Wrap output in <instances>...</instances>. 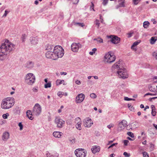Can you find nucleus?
Returning <instances> with one entry per match:
<instances>
[{
  "mask_svg": "<svg viewBox=\"0 0 157 157\" xmlns=\"http://www.w3.org/2000/svg\"><path fill=\"white\" fill-rule=\"evenodd\" d=\"M92 51L90 52L89 54L91 55H93L94 53H95V51L97 50V49L96 48H94L92 49Z\"/></svg>",
  "mask_w": 157,
  "mask_h": 157,
  "instance_id": "34",
  "label": "nucleus"
},
{
  "mask_svg": "<svg viewBox=\"0 0 157 157\" xmlns=\"http://www.w3.org/2000/svg\"><path fill=\"white\" fill-rule=\"evenodd\" d=\"M85 96L83 94H78L76 97L75 102L77 103H81L85 98Z\"/></svg>",
  "mask_w": 157,
  "mask_h": 157,
  "instance_id": "14",
  "label": "nucleus"
},
{
  "mask_svg": "<svg viewBox=\"0 0 157 157\" xmlns=\"http://www.w3.org/2000/svg\"><path fill=\"white\" fill-rule=\"evenodd\" d=\"M153 79L154 80H156L155 81H154L155 82H157V76H155L153 78Z\"/></svg>",
  "mask_w": 157,
  "mask_h": 157,
  "instance_id": "61",
  "label": "nucleus"
},
{
  "mask_svg": "<svg viewBox=\"0 0 157 157\" xmlns=\"http://www.w3.org/2000/svg\"><path fill=\"white\" fill-rule=\"evenodd\" d=\"M109 0H104L102 4L104 6L106 5L108 3Z\"/></svg>",
  "mask_w": 157,
  "mask_h": 157,
  "instance_id": "52",
  "label": "nucleus"
},
{
  "mask_svg": "<svg viewBox=\"0 0 157 157\" xmlns=\"http://www.w3.org/2000/svg\"><path fill=\"white\" fill-rule=\"evenodd\" d=\"M94 40H96L98 42H99V43H102L103 42V40L100 38H98L97 39L95 38Z\"/></svg>",
  "mask_w": 157,
  "mask_h": 157,
  "instance_id": "33",
  "label": "nucleus"
},
{
  "mask_svg": "<svg viewBox=\"0 0 157 157\" xmlns=\"http://www.w3.org/2000/svg\"><path fill=\"white\" fill-rule=\"evenodd\" d=\"M57 95L61 97V96L62 95V93L61 92H59L57 93Z\"/></svg>",
  "mask_w": 157,
  "mask_h": 157,
  "instance_id": "63",
  "label": "nucleus"
},
{
  "mask_svg": "<svg viewBox=\"0 0 157 157\" xmlns=\"http://www.w3.org/2000/svg\"><path fill=\"white\" fill-rule=\"evenodd\" d=\"M46 56L48 58H51L56 60L55 58L54 51H48L46 53Z\"/></svg>",
  "mask_w": 157,
  "mask_h": 157,
  "instance_id": "18",
  "label": "nucleus"
},
{
  "mask_svg": "<svg viewBox=\"0 0 157 157\" xmlns=\"http://www.w3.org/2000/svg\"><path fill=\"white\" fill-rule=\"evenodd\" d=\"M10 138V134L9 132H6L3 133L2 139L4 142H6Z\"/></svg>",
  "mask_w": 157,
  "mask_h": 157,
  "instance_id": "17",
  "label": "nucleus"
},
{
  "mask_svg": "<svg viewBox=\"0 0 157 157\" xmlns=\"http://www.w3.org/2000/svg\"><path fill=\"white\" fill-rule=\"evenodd\" d=\"M72 1L74 4H77L79 2V0H72Z\"/></svg>",
  "mask_w": 157,
  "mask_h": 157,
  "instance_id": "54",
  "label": "nucleus"
},
{
  "mask_svg": "<svg viewBox=\"0 0 157 157\" xmlns=\"http://www.w3.org/2000/svg\"><path fill=\"white\" fill-rule=\"evenodd\" d=\"M75 83L79 85L81 84V82L80 81L77 80L75 81Z\"/></svg>",
  "mask_w": 157,
  "mask_h": 157,
  "instance_id": "60",
  "label": "nucleus"
},
{
  "mask_svg": "<svg viewBox=\"0 0 157 157\" xmlns=\"http://www.w3.org/2000/svg\"><path fill=\"white\" fill-rule=\"evenodd\" d=\"M129 141L128 140H124V145L125 146H127L128 145V143Z\"/></svg>",
  "mask_w": 157,
  "mask_h": 157,
  "instance_id": "55",
  "label": "nucleus"
},
{
  "mask_svg": "<svg viewBox=\"0 0 157 157\" xmlns=\"http://www.w3.org/2000/svg\"><path fill=\"white\" fill-rule=\"evenodd\" d=\"M55 58L57 59L59 58H61L63 56L64 50L60 46H56L53 49Z\"/></svg>",
  "mask_w": 157,
  "mask_h": 157,
  "instance_id": "4",
  "label": "nucleus"
},
{
  "mask_svg": "<svg viewBox=\"0 0 157 157\" xmlns=\"http://www.w3.org/2000/svg\"><path fill=\"white\" fill-rule=\"evenodd\" d=\"M124 99L125 100H126V101H130V100L135 101V99L129 98H128V97H125L124 98Z\"/></svg>",
  "mask_w": 157,
  "mask_h": 157,
  "instance_id": "40",
  "label": "nucleus"
},
{
  "mask_svg": "<svg viewBox=\"0 0 157 157\" xmlns=\"http://www.w3.org/2000/svg\"><path fill=\"white\" fill-rule=\"evenodd\" d=\"M132 2L134 5H136L140 2V0H132Z\"/></svg>",
  "mask_w": 157,
  "mask_h": 157,
  "instance_id": "43",
  "label": "nucleus"
},
{
  "mask_svg": "<svg viewBox=\"0 0 157 157\" xmlns=\"http://www.w3.org/2000/svg\"><path fill=\"white\" fill-rule=\"evenodd\" d=\"M151 109L152 110H155V107L154 105H152L151 106Z\"/></svg>",
  "mask_w": 157,
  "mask_h": 157,
  "instance_id": "58",
  "label": "nucleus"
},
{
  "mask_svg": "<svg viewBox=\"0 0 157 157\" xmlns=\"http://www.w3.org/2000/svg\"><path fill=\"white\" fill-rule=\"evenodd\" d=\"M18 126L20 127V129L21 130L23 128V125L22 124L21 122H20L18 124Z\"/></svg>",
  "mask_w": 157,
  "mask_h": 157,
  "instance_id": "47",
  "label": "nucleus"
},
{
  "mask_svg": "<svg viewBox=\"0 0 157 157\" xmlns=\"http://www.w3.org/2000/svg\"><path fill=\"white\" fill-rule=\"evenodd\" d=\"M90 96L91 98H96L97 97V96L96 95L94 94V93H91L90 94Z\"/></svg>",
  "mask_w": 157,
  "mask_h": 157,
  "instance_id": "42",
  "label": "nucleus"
},
{
  "mask_svg": "<svg viewBox=\"0 0 157 157\" xmlns=\"http://www.w3.org/2000/svg\"><path fill=\"white\" fill-rule=\"evenodd\" d=\"M140 42V40H138L137 41H135L134 42L132 45L131 46V48L134 51H136V49L135 48V46L138 45Z\"/></svg>",
  "mask_w": 157,
  "mask_h": 157,
  "instance_id": "24",
  "label": "nucleus"
},
{
  "mask_svg": "<svg viewBox=\"0 0 157 157\" xmlns=\"http://www.w3.org/2000/svg\"><path fill=\"white\" fill-rule=\"evenodd\" d=\"M15 48V45L8 40H6L2 44L0 47V60L3 61L5 60L6 56L11 51L14 50Z\"/></svg>",
  "mask_w": 157,
  "mask_h": 157,
  "instance_id": "1",
  "label": "nucleus"
},
{
  "mask_svg": "<svg viewBox=\"0 0 157 157\" xmlns=\"http://www.w3.org/2000/svg\"><path fill=\"white\" fill-rule=\"evenodd\" d=\"M114 126V125L113 124H110L109 125L107 126V127L109 128V129H110V128H111V127H112L113 126Z\"/></svg>",
  "mask_w": 157,
  "mask_h": 157,
  "instance_id": "57",
  "label": "nucleus"
},
{
  "mask_svg": "<svg viewBox=\"0 0 157 157\" xmlns=\"http://www.w3.org/2000/svg\"><path fill=\"white\" fill-rule=\"evenodd\" d=\"M100 19L101 20V23H103V20L102 18V17L101 15H100Z\"/></svg>",
  "mask_w": 157,
  "mask_h": 157,
  "instance_id": "59",
  "label": "nucleus"
},
{
  "mask_svg": "<svg viewBox=\"0 0 157 157\" xmlns=\"http://www.w3.org/2000/svg\"><path fill=\"white\" fill-rule=\"evenodd\" d=\"M156 112L155 110H151V114L153 116H155L156 115Z\"/></svg>",
  "mask_w": 157,
  "mask_h": 157,
  "instance_id": "53",
  "label": "nucleus"
},
{
  "mask_svg": "<svg viewBox=\"0 0 157 157\" xmlns=\"http://www.w3.org/2000/svg\"><path fill=\"white\" fill-rule=\"evenodd\" d=\"M9 116V114L8 113L4 114L2 115V117L4 119H6L7 118V117Z\"/></svg>",
  "mask_w": 157,
  "mask_h": 157,
  "instance_id": "39",
  "label": "nucleus"
},
{
  "mask_svg": "<svg viewBox=\"0 0 157 157\" xmlns=\"http://www.w3.org/2000/svg\"><path fill=\"white\" fill-rule=\"evenodd\" d=\"M53 136L56 138H60L63 135V133L60 132H54L52 134Z\"/></svg>",
  "mask_w": 157,
  "mask_h": 157,
  "instance_id": "20",
  "label": "nucleus"
},
{
  "mask_svg": "<svg viewBox=\"0 0 157 157\" xmlns=\"http://www.w3.org/2000/svg\"><path fill=\"white\" fill-rule=\"evenodd\" d=\"M91 151L94 154L98 152L100 150V147L99 146H94L91 148Z\"/></svg>",
  "mask_w": 157,
  "mask_h": 157,
  "instance_id": "21",
  "label": "nucleus"
},
{
  "mask_svg": "<svg viewBox=\"0 0 157 157\" xmlns=\"http://www.w3.org/2000/svg\"><path fill=\"white\" fill-rule=\"evenodd\" d=\"M82 45L80 44L73 43L71 46V48L72 51L74 52H77L79 48H81Z\"/></svg>",
  "mask_w": 157,
  "mask_h": 157,
  "instance_id": "10",
  "label": "nucleus"
},
{
  "mask_svg": "<svg viewBox=\"0 0 157 157\" xmlns=\"http://www.w3.org/2000/svg\"><path fill=\"white\" fill-rule=\"evenodd\" d=\"M126 128L127 130H129L130 129H132V128L131 127V126L130 125H127Z\"/></svg>",
  "mask_w": 157,
  "mask_h": 157,
  "instance_id": "56",
  "label": "nucleus"
},
{
  "mask_svg": "<svg viewBox=\"0 0 157 157\" xmlns=\"http://www.w3.org/2000/svg\"><path fill=\"white\" fill-rule=\"evenodd\" d=\"M69 141L70 142L71 144H74L75 142V138H73L72 139H70Z\"/></svg>",
  "mask_w": 157,
  "mask_h": 157,
  "instance_id": "45",
  "label": "nucleus"
},
{
  "mask_svg": "<svg viewBox=\"0 0 157 157\" xmlns=\"http://www.w3.org/2000/svg\"><path fill=\"white\" fill-rule=\"evenodd\" d=\"M29 40L32 44L34 45H36L38 43V38L37 36L36 37H31Z\"/></svg>",
  "mask_w": 157,
  "mask_h": 157,
  "instance_id": "19",
  "label": "nucleus"
},
{
  "mask_svg": "<svg viewBox=\"0 0 157 157\" xmlns=\"http://www.w3.org/2000/svg\"><path fill=\"white\" fill-rule=\"evenodd\" d=\"M83 122L84 126L87 128L90 127L93 124V122L91 118L89 117L86 118L84 120Z\"/></svg>",
  "mask_w": 157,
  "mask_h": 157,
  "instance_id": "13",
  "label": "nucleus"
},
{
  "mask_svg": "<svg viewBox=\"0 0 157 157\" xmlns=\"http://www.w3.org/2000/svg\"><path fill=\"white\" fill-rule=\"evenodd\" d=\"M94 23L97 26L98 28L100 26V23H99V21L98 20L96 19L94 22Z\"/></svg>",
  "mask_w": 157,
  "mask_h": 157,
  "instance_id": "32",
  "label": "nucleus"
},
{
  "mask_svg": "<svg viewBox=\"0 0 157 157\" xmlns=\"http://www.w3.org/2000/svg\"><path fill=\"white\" fill-rule=\"evenodd\" d=\"M128 107L129 109H131V111L133 110L134 109L133 106H131V104H128Z\"/></svg>",
  "mask_w": 157,
  "mask_h": 157,
  "instance_id": "46",
  "label": "nucleus"
},
{
  "mask_svg": "<svg viewBox=\"0 0 157 157\" xmlns=\"http://www.w3.org/2000/svg\"><path fill=\"white\" fill-rule=\"evenodd\" d=\"M51 86V82H49L48 83H47L45 84L44 85V88H50Z\"/></svg>",
  "mask_w": 157,
  "mask_h": 157,
  "instance_id": "28",
  "label": "nucleus"
},
{
  "mask_svg": "<svg viewBox=\"0 0 157 157\" xmlns=\"http://www.w3.org/2000/svg\"><path fill=\"white\" fill-rule=\"evenodd\" d=\"M149 89L150 91L151 92H155L156 91L155 88H152V86H150L149 87Z\"/></svg>",
  "mask_w": 157,
  "mask_h": 157,
  "instance_id": "37",
  "label": "nucleus"
},
{
  "mask_svg": "<svg viewBox=\"0 0 157 157\" xmlns=\"http://www.w3.org/2000/svg\"><path fill=\"white\" fill-rule=\"evenodd\" d=\"M60 73L61 75H66L67 74V73L66 72H61Z\"/></svg>",
  "mask_w": 157,
  "mask_h": 157,
  "instance_id": "62",
  "label": "nucleus"
},
{
  "mask_svg": "<svg viewBox=\"0 0 157 157\" xmlns=\"http://www.w3.org/2000/svg\"><path fill=\"white\" fill-rule=\"evenodd\" d=\"M26 36L25 34L22 35L21 38L23 42H24L25 41V39L26 38Z\"/></svg>",
  "mask_w": 157,
  "mask_h": 157,
  "instance_id": "41",
  "label": "nucleus"
},
{
  "mask_svg": "<svg viewBox=\"0 0 157 157\" xmlns=\"http://www.w3.org/2000/svg\"><path fill=\"white\" fill-rule=\"evenodd\" d=\"M152 56L157 60V51H155L152 54Z\"/></svg>",
  "mask_w": 157,
  "mask_h": 157,
  "instance_id": "30",
  "label": "nucleus"
},
{
  "mask_svg": "<svg viewBox=\"0 0 157 157\" xmlns=\"http://www.w3.org/2000/svg\"><path fill=\"white\" fill-rule=\"evenodd\" d=\"M120 60H119L115 63L112 66V69L113 70L115 69H117L118 71H117V72L119 78H122L123 79L127 78L128 77V75L126 70L125 68H120Z\"/></svg>",
  "mask_w": 157,
  "mask_h": 157,
  "instance_id": "2",
  "label": "nucleus"
},
{
  "mask_svg": "<svg viewBox=\"0 0 157 157\" xmlns=\"http://www.w3.org/2000/svg\"><path fill=\"white\" fill-rule=\"evenodd\" d=\"M54 46L51 44H47L45 47L46 50L48 51H53Z\"/></svg>",
  "mask_w": 157,
  "mask_h": 157,
  "instance_id": "23",
  "label": "nucleus"
},
{
  "mask_svg": "<svg viewBox=\"0 0 157 157\" xmlns=\"http://www.w3.org/2000/svg\"><path fill=\"white\" fill-rule=\"evenodd\" d=\"M9 13V11L6 10L5 11V13L4 15L2 16V17H6L7 16V15Z\"/></svg>",
  "mask_w": 157,
  "mask_h": 157,
  "instance_id": "49",
  "label": "nucleus"
},
{
  "mask_svg": "<svg viewBox=\"0 0 157 157\" xmlns=\"http://www.w3.org/2000/svg\"><path fill=\"white\" fill-rule=\"evenodd\" d=\"M108 37L111 39L110 41L114 44H117L120 42V38L115 36H108Z\"/></svg>",
  "mask_w": 157,
  "mask_h": 157,
  "instance_id": "12",
  "label": "nucleus"
},
{
  "mask_svg": "<svg viewBox=\"0 0 157 157\" xmlns=\"http://www.w3.org/2000/svg\"><path fill=\"white\" fill-rule=\"evenodd\" d=\"M74 25H78L79 26L83 27L84 25L83 23H78V22H74Z\"/></svg>",
  "mask_w": 157,
  "mask_h": 157,
  "instance_id": "31",
  "label": "nucleus"
},
{
  "mask_svg": "<svg viewBox=\"0 0 157 157\" xmlns=\"http://www.w3.org/2000/svg\"><path fill=\"white\" fill-rule=\"evenodd\" d=\"M14 102L13 98H7L2 100L1 107L4 109H9L14 105Z\"/></svg>",
  "mask_w": 157,
  "mask_h": 157,
  "instance_id": "3",
  "label": "nucleus"
},
{
  "mask_svg": "<svg viewBox=\"0 0 157 157\" xmlns=\"http://www.w3.org/2000/svg\"><path fill=\"white\" fill-rule=\"evenodd\" d=\"M33 92H37L38 91V87H34L33 88Z\"/></svg>",
  "mask_w": 157,
  "mask_h": 157,
  "instance_id": "51",
  "label": "nucleus"
},
{
  "mask_svg": "<svg viewBox=\"0 0 157 157\" xmlns=\"http://www.w3.org/2000/svg\"><path fill=\"white\" fill-rule=\"evenodd\" d=\"M34 3L36 4V5H38L39 3V2H38V1L37 0H36L35 1V2H34Z\"/></svg>",
  "mask_w": 157,
  "mask_h": 157,
  "instance_id": "64",
  "label": "nucleus"
},
{
  "mask_svg": "<svg viewBox=\"0 0 157 157\" xmlns=\"http://www.w3.org/2000/svg\"><path fill=\"white\" fill-rule=\"evenodd\" d=\"M116 59L115 56L113 55V53L110 52L105 54L104 56L105 62L108 63L113 62Z\"/></svg>",
  "mask_w": 157,
  "mask_h": 157,
  "instance_id": "5",
  "label": "nucleus"
},
{
  "mask_svg": "<svg viewBox=\"0 0 157 157\" xmlns=\"http://www.w3.org/2000/svg\"><path fill=\"white\" fill-rule=\"evenodd\" d=\"M42 108L38 103L35 104L32 112L33 114L36 116L39 115L41 112Z\"/></svg>",
  "mask_w": 157,
  "mask_h": 157,
  "instance_id": "8",
  "label": "nucleus"
},
{
  "mask_svg": "<svg viewBox=\"0 0 157 157\" xmlns=\"http://www.w3.org/2000/svg\"><path fill=\"white\" fill-rule=\"evenodd\" d=\"M150 150L151 151H152L154 150V145L152 144H150Z\"/></svg>",
  "mask_w": 157,
  "mask_h": 157,
  "instance_id": "35",
  "label": "nucleus"
},
{
  "mask_svg": "<svg viewBox=\"0 0 157 157\" xmlns=\"http://www.w3.org/2000/svg\"><path fill=\"white\" fill-rule=\"evenodd\" d=\"M75 122L77 123L75 125L76 128L78 130H81L82 128L81 127V121L80 118L79 117L76 118L75 119Z\"/></svg>",
  "mask_w": 157,
  "mask_h": 157,
  "instance_id": "16",
  "label": "nucleus"
},
{
  "mask_svg": "<svg viewBox=\"0 0 157 157\" xmlns=\"http://www.w3.org/2000/svg\"><path fill=\"white\" fill-rule=\"evenodd\" d=\"M127 124V121L125 120H122L118 124L117 130L120 131L123 130L125 128Z\"/></svg>",
  "mask_w": 157,
  "mask_h": 157,
  "instance_id": "9",
  "label": "nucleus"
},
{
  "mask_svg": "<svg viewBox=\"0 0 157 157\" xmlns=\"http://www.w3.org/2000/svg\"><path fill=\"white\" fill-rule=\"evenodd\" d=\"M124 1H123L121 3L119 4V7H124Z\"/></svg>",
  "mask_w": 157,
  "mask_h": 157,
  "instance_id": "48",
  "label": "nucleus"
},
{
  "mask_svg": "<svg viewBox=\"0 0 157 157\" xmlns=\"http://www.w3.org/2000/svg\"><path fill=\"white\" fill-rule=\"evenodd\" d=\"M123 155L125 156V157H129L130 156V155L129 154H128L127 152H125L124 153Z\"/></svg>",
  "mask_w": 157,
  "mask_h": 157,
  "instance_id": "50",
  "label": "nucleus"
},
{
  "mask_svg": "<svg viewBox=\"0 0 157 157\" xmlns=\"http://www.w3.org/2000/svg\"><path fill=\"white\" fill-rule=\"evenodd\" d=\"M55 123L58 128H62L65 122L63 120L59 117H56L55 120Z\"/></svg>",
  "mask_w": 157,
  "mask_h": 157,
  "instance_id": "11",
  "label": "nucleus"
},
{
  "mask_svg": "<svg viewBox=\"0 0 157 157\" xmlns=\"http://www.w3.org/2000/svg\"><path fill=\"white\" fill-rule=\"evenodd\" d=\"M151 95V96H154V95H157V94L156 93H155V94H152V93H146L144 96L145 97V96H147V95Z\"/></svg>",
  "mask_w": 157,
  "mask_h": 157,
  "instance_id": "38",
  "label": "nucleus"
},
{
  "mask_svg": "<svg viewBox=\"0 0 157 157\" xmlns=\"http://www.w3.org/2000/svg\"><path fill=\"white\" fill-rule=\"evenodd\" d=\"M45 155L47 157H59V154L56 151H53L51 153L48 151L46 152Z\"/></svg>",
  "mask_w": 157,
  "mask_h": 157,
  "instance_id": "15",
  "label": "nucleus"
},
{
  "mask_svg": "<svg viewBox=\"0 0 157 157\" xmlns=\"http://www.w3.org/2000/svg\"><path fill=\"white\" fill-rule=\"evenodd\" d=\"M64 82V80H57L56 81V85H59L61 84L63 82Z\"/></svg>",
  "mask_w": 157,
  "mask_h": 157,
  "instance_id": "29",
  "label": "nucleus"
},
{
  "mask_svg": "<svg viewBox=\"0 0 157 157\" xmlns=\"http://www.w3.org/2000/svg\"><path fill=\"white\" fill-rule=\"evenodd\" d=\"M127 134L129 136H130L132 138H133L134 137V134L133 133L131 132H128L127 133Z\"/></svg>",
  "mask_w": 157,
  "mask_h": 157,
  "instance_id": "36",
  "label": "nucleus"
},
{
  "mask_svg": "<svg viewBox=\"0 0 157 157\" xmlns=\"http://www.w3.org/2000/svg\"><path fill=\"white\" fill-rule=\"evenodd\" d=\"M75 153L77 157H86V151L84 149L78 148L75 151Z\"/></svg>",
  "mask_w": 157,
  "mask_h": 157,
  "instance_id": "7",
  "label": "nucleus"
},
{
  "mask_svg": "<svg viewBox=\"0 0 157 157\" xmlns=\"http://www.w3.org/2000/svg\"><path fill=\"white\" fill-rule=\"evenodd\" d=\"M150 24V23L148 21H145L143 23V26L144 28H147Z\"/></svg>",
  "mask_w": 157,
  "mask_h": 157,
  "instance_id": "27",
  "label": "nucleus"
},
{
  "mask_svg": "<svg viewBox=\"0 0 157 157\" xmlns=\"http://www.w3.org/2000/svg\"><path fill=\"white\" fill-rule=\"evenodd\" d=\"M143 154L144 157H149V155L147 152L145 151L143 152Z\"/></svg>",
  "mask_w": 157,
  "mask_h": 157,
  "instance_id": "44",
  "label": "nucleus"
},
{
  "mask_svg": "<svg viewBox=\"0 0 157 157\" xmlns=\"http://www.w3.org/2000/svg\"><path fill=\"white\" fill-rule=\"evenodd\" d=\"M157 40V37L156 36H152L150 39V43L151 44H154Z\"/></svg>",
  "mask_w": 157,
  "mask_h": 157,
  "instance_id": "26",
  "label": "nucleus"
},
{
  "mask_svg": "<svg viewBox=\"0 0 157 157\" xmlns=\"http://www.w3.org/2000/svg\"><path fill=\"white\" fill-rule=\"evenodd\" d=\"M35 78L32 73H29L26 75L25 82L29 85H32L35 82Z\"/></svg>",
  "mask_w": 157,
  "mask_h": 157,
  "instance_id": "6",
  "label": "nucleus"
},
{
  "mask_svg": "<svg viewBox=\"0 0 157 157\" xmlns=\"http://www.w3.org/2000/svg\"><path fill=\"white\" fill-rule=\"evenodd\" d=\"M27 116L28 118L30 120H32L33 119L32 117V113L30 110H28L26 112Z\"/></svg>",
  "mask_w": 157,
  "mask_h": 157,
  "instance_id": "25",
  "label": "nucleus"
},
{
  "mask_svg": "<svg viewBox=\"0 0 157 157\" xmlns=\"http://www.w3.org/2000/svg\"><path fill=\"white\" fill-rule=\"evenodd\" d=\"M34 63L33 62L29 61L25 64V67L28 68L30 69L33 67Z\"/></svg>",
  "mask_w": 157,
  "mask_h": 157,
  "instance_id": "22",
  "label": "nucleus"
}]
</instances>
